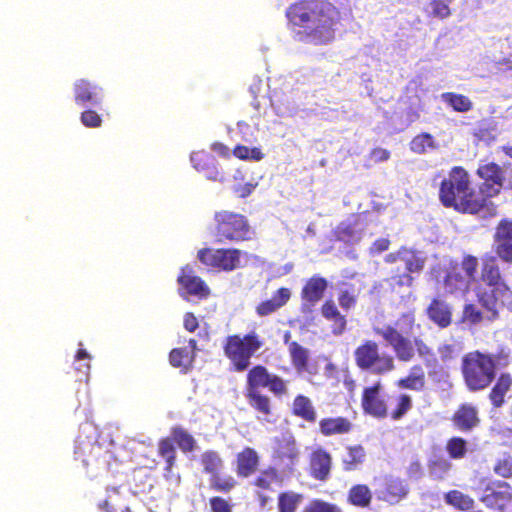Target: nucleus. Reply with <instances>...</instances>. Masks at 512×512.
<instances>
[{
  "instance_id": "1",
  "label": "nucleus",
  "mask_w": 512,
  "mask_h": 512,
  "mask_svg": "<svg viewBox=\"0 0 512 512\" xmlns=\"http://www.w3.org/2000/svg\"><path fill=\"white\" fill-rule=\"evenodd\" d=\"M289 24L303 28L310 41L325 45L335 38L340 12L328 0H298L286 10Z\"/></svg>"
},
{
  "instance_id": "2",
  "label": "nucleus",
  "mask_w": 512,
  "mask_h": 512,
  "mask_svg": "<svg viewBox=\"0 0 512 512\" xmlns=\"http://www.w3.org/2000/svg\"><path fill=\"white\" fill-rule=\"evenodd\" d=\"M439 201L445 208L469 215L494 217L497 215V205L486 203L472 187L468 171L462 166H454L449 170L439 186Z\"/></svg>"
},
{
  "instance_id": "3",
  "label": "nucleus",
  "mask_w": 512,
  "mask_h": 512,
  "mask_svg": "<svg viewBox=\"0 0 512 512\" xmlns=\"http://www.w3.org/2000/svg\"><path fill=\"white\" fill-rule=\"evenodd\" d=\"M475 295L481 308L487 312L489 322L499 319L500 310L504 307L512 311V290L500 270L496 256L487 254L483 257Z\"/></svg>"
},
{
  "instance_id": "4",
  "label": "nucleus",
  "mask_w": 512,
  "mask_h": 512,
  "mask_svg": "<svg viewBox=\"0 0 512 512\" xmlns=\"http://www.w3.org/2000/svg\"><path fill=\"white\" fill-rule=\"evenodd\" d=\"M421 325L416 320L414 310L402 313L394 322V325H386L376 328L375 333L380 336L393 350L395 357L400 362H411L416 354L426 360L433 357L434 352L423 339L409 336L420 330Z\"/></svg>"
},
{
  "instance_id": "5",
  "label": "nucleus",
  "mask_w": 512,
  "mask_h": 512,
  "mask_svg": "<svg viewBox=\"0 0 512 512\" xmlns=\"http://www.w3.org/2000/svg\"><path fill=\"white\" fill-rule=\"evenodd\" d=\"M511 363V350L500 347L496 353L474 350L462 357L461 373L469 391L477 392L488 388L495 380L497 370Z\"/></svg>"
},
{
  "instance_id": "6",
  "label": "nucleus",
  "mask_w": 512,
  "mask_h": 512,
  "mask_svg": "<svg viewBox=\"0 0 512 512\" xmlns=\"http://www.w3.org/2000/svg\"><path fill=\"white\" fill-rule=\"evenodd\" d=\"M261 335L252 330L246 334H232L223 340V353L234 372H244L251 365V359L264 346Z\"/></svg>"
},
{
  "instance_id": "7",
  "label": "nucleus",
  "mask_w": 512,
  "mask_h": 512,
  "mask_svg": "<svg viewBox=\"0 0 512 512\" xmlns=\"http://www.w3.org/2000/svg\"><path fill=\"white\" fill-rule=\"evenodd\" d=\"M211 232L215 241L223 244L248 242L255 235L245 215L225 209L214 213Z\"/></svg>"
},
{
  "instance_id": "8",
  "label": "nucleus",
  "mask_w": 512,
  "mask_h": 512,
  "mask_svg": "<svg viewBox=\"0 0 512 512\" xmlns=\"http://www.w3.org/2000/svg\"><path fill=\"white\" fill-rule=\"evenodd\" d=\"M355 364L361 370H371L377 375L389 373L395 369L394 357L380 353L374 340H365L354 351Z\"/></svg>"
},
{
  "instance_id": "9",
  "label": "nucleus",
  "mask_w": 512,
  "mask_h": 512,
  "mask_svg": "<svg viewBox=\"0 0 512 512\" xmlns=\"http://www.w3.org/2000/svg\"><path fill=\"white\" fill-rule=\"evenodd\" d=\"M242 254L238 248H201L197 259L208 268L231 272L242 267Z\"/></svg>"
},
{
  "instance_id": "10",
  "label": "nucleus",
  "mask_w": 512,
  "mask_h": 512,
  "mask_svg": "<svg viewBox=\"0 0 512 512\" xmlns=\"http://www.w3.org/2000/svg\"><path fill=\"white\" fill-rule=\"evenodd\" d=\"M261 388H267L278 397L287 393V385L282 377L257 364L247 369L245 391H259Z\"/></svg>"
},
{
  "instance_id": "11",
  "label": "nucleus",
  "mask_w": 512,
  "mask_h": 512,
  "mask_svg": "<svg viewBox=\"0 0 512 512\" xmlns=\"http://www.w3.org/2000/svg\"><path fill=\"white\" fill-rule=\"evenodd\" d=\"M75 460L80 461L87 471H99L107 468L111 453L101 444L90 440L77 439L75 444Z\"/></svg>"
},
{
  "instance_id": "12",
  "label": "nucleus",
  "mask_w": 512,
  "mask_h": 512,
  "mask_svg": "<svg viewBox=\"0 0 512 512\" xmlns=\"http://www.w3.org/2000/svg\"><path fill=\"white\" fill-rule=\"evenodd\" d=\"M476 175L483 180L479 186V196L484 198L486 203L495 205L491 199L497 197L504 188V170L495 162H485L478 166Z\"/></svg>"
},
{
  "instance_id": "13",
  "label": "nucleus",
  "mask_w": 512,
  "mask_h": 512,
  "mask_svg": "<svg viewBox=\"0 0 512 512\" xmlns=\"http://www.w3.org/2000/svg\"><path fill=\"white\" fill-rule=\"evenodd\" d=\"M179 295L184 299L194 297L203 300L209 297L210 288L207 283L196 274L195 269L190 265L180 268L177 276Z\"/></svg>"
},
{
  "instance_id": "14",
  "label": "nucleus",
  "mask_w": 512,
  "mask_h": 512,
  "mask_svg": "<svg viewBox=\"0 0 512 512\" xmlns=\"http://www.w3.org/2000/svg\"><path fill=\"white\" fill-rule=\"evenodd\" d=\"M282 484L283 477L274 466H268L258 473L252 485L255 487V496L261 508H265L272 501L267 493L275 492V487H281Z\"/></svg>"
},
{
  "instance_id": "15",
  "label": "nucleus",
  "mask_w": 512,
  "mask_h": 512,
  "mask_svg": "<svg viewBox=\"0 0 512 512\" xmlns=\"http://www.w3.org/2000/svg\"><path fill=\"white\" fill-rule=\"evenodd\" d=\"M480 501L489 509L503 512L512 502V486L502 480L493 481L485 487Z\"/></svg>"
},
{
  "instance_id": "16",
  "label": "nucleus",
  "mask_w": 512,
  "mask_h": 512,
  "mask_svg": "<svg viewBox=\"0 0 512 512\" xmlns=\"http://www.w3.org/2000/svg\"><path fill=\"white\" fill-rule=\"evenodd\" d=\"M361 407L366 414L374 418H387V402L383 395V384L380 380L363 389Z\"/></svg>"
},
{
  "instance_id": "17",
  "label": "nucleus",
  "mask_w": 512,
  "mask_h": 512,
  "mask_svg": "<svg viewBox=\"0 0 512 512\" xmlns=\"http://www.w3.org/2000/svg\"><path fill=\"white\" fill-rule=\"evenodd\" d=\"M493 250L501 261L512 263V220L501 219L495 227Z\"/></svg>"
},
{
  "instance_id": "18",
  "label": "nucleus",
  "mask_w": 512,
  "mask_h": 512,
  "mask_svg": "<svg viewBox=\"0 0 512 512\" xmlns=\"http://www.w3.org/2000/svg\"><path fill=\"white\" fill-rule=\"evenodd\" d=\"M409 486L399 477L386 476L381 487L376 491V497L389 505H397L409 494Z\"/></svg>"
},
{
  "instance_id": "19",
  "label": "nucleus",
  "mask_w": 512,
  "mask_h": 512,
  "mask_svg": "<svg viewBox=\"0 0 512 512\" xmlns=\"http://www.w3.org/2000/svg\"><path fill=\"white\" fill-rule=\"evenodd\" d=\"M450 420L453 428L463 433L473 431L481 423L479 410L477 406L472 403L460 404L453 412Z\"/></svg>"
},
{
  "instance_id": "20",
  "label": "nucleus",
  "mask_w": 512,
  "mask_h": 512,
  "mask_svg": "<svg viewBox=\"0 0 512 512\" xmlns=\"http://www.w3.org/2000/svg\"><path fill=\"white\" fill-rule=\"evenodd\" d=\"M332 461V456L328 451L321 447L314 449L309 456V476L320 482L327 481L331 475Z\"/></svg>"
},
{
  "instance_id": "21",
  "label": "nucleus",
  "mask_w": 512,
  "mask_h": 512,
  "mask_svg": "<svg viewBox=\"0 0 512 512\" xmlns=\"http://www.w3.org/2000/svg\"><path fill=\"white\" fill-rule=\"evenodd\" d=\"M327 287L328 282L322 276L313 275L307 279L300 293L302 307H306L309 310L313 308L323 298Z\"/></svg>"
},
{
  "instance_id": "22",
  "label": "nucleus",
  "mask_w": 512,
  "mask_h": 512,
  "mask_svg": "<svg viewBox=\"0 0 512 512\" xmlns=\"http://www.w3.org/2000/svg\"><path fill=\"white\" fill-rule=\"evenodd\" d=\"M299 456L297 443L292 436L275 438V446L272 458L280 464H293Z\"/></svg>"
},
{
  "instance_id": "23",
  "label": "nucleus",
  "mask_w": 512,
  "mask_h": 512,
  "mask_svg": "<svg viewBox=\"0 0 512 512\" xmlns=\"http://www.w3.org/2000/svg\"><path fill=\"white\" fill-rule=\"evenodd\" d=\"M259 464L260 457L252 447H245L236 454L235 471L240 478L252 476L258 470Z\"/></svg>"
},
{
  "instance_id": "24",
  "label": "nucleus",
  "mask_w": 512,
  "mask_h": 512,
  "mask_svg": "<svg viewBox=\"0 0 512 512\" xmlns=\"http://www.w3.org/2000/svg\"><path fill=\"white\" fill-rule=\"evenodd\" d=\"M471 281L465 277L458 264L451 265L443 279V289L446 294H465L470 288Z\"/></svg>"
},
{
  "instance_id": "25",
  "label": "nucleus",
  "mask_w": 512,
  "mask_h": 512,
  "mask_svg": "<svg viewBox=\"0 0 512 512\" xmlns=\"http://www.w3.org/2000/svg\"><path fill=\"white\" fill-rule=\"evenodd\" d=\"M320 312L322 317L330 323V329L333 335L340 336L346 331V316L340 312L332 299H327L323 302Z\"/></svg>"
},
{
  "instance_id": "26",
  "label": "nucleus",
  "mask_w": 512,
  "mask_h": 512,
  "mask_svg": "<svg viewBox=\"0 0 512 512\" xmlns=\"http://www.w3.org/2000/svg\"><path fill=\"white\" fill-rule=\"evenodd\" d=\"M426 314L440 329H445L452 324V309L450 305L440 298H433L426 309Z\"/></svg>"
},
{
  "instance_id": "27",
  "label": "nucleus",
  "mask_w": 512,
  "mask_h": 512,
  "mask_svg": "<svg viewBox=\"0 0 512 512\" xmlns=\"http://www.w3.org/2000/svg\"><path fill=\"white\" fill-rule=\"evenodd\" d=\"M102 88L88 79H79L74 83V100L77 104L91 103L98 105L101 102Z\"/></svg>"
},
{
  "instance_id": "28",
  "label": "nucleus",
  "mask_w": 512,
  "mask_h": 512,
  "mask_svg": "<svg viewBox=\"0 0 512 512\" xmlns=\"http://www.w3.org/2000/svg\"><path fill=\"white\" fill-rule=\"evenodd\" d=\"M396 386L400 389L423 392L427 388V378L422 365H413L404 377L397 380Z\"/></svg>"
},
{
  "instance_id": "29",
  "label": "nucleus",
  "mask_w": 512,
  "mask_h": 512,
  "mask_svg": "<svg viewBox=\"0 0 512 512\" xmlns=\"http://www.w3.org/2000/svg\"><path fill=\"white\" fill-rule=\"evenodd\" d=\"M291 298V291L287 287L277 289L271 299L260 302L256 308V314L260 317L271 315L285 306Z\"/></svg>"
},
{
  "instance_id": "30",
  "label": "nucleus",
  "mask_w": 512,
  "mask_h": 512,
  "mask_svg": "<svg viewBox=\"0 0 512 512\" xmlns=\"http://www.w3.org/2000/svg\"><path fill=\"white\" fill-rule=\"evenodd\" d=\"M391 408L387 407V418L402 420L413 408V398L408 393H397L391 397Z\"/></svg>"
},
{
  "instance_id": "31",
  "label": "nucleus",
  "mask_w": 512,
  "mask_h": 512,
  "mask_svg": "<svg viewBox=\"0 0 512 512\" xmlns=\"http://www.w3.org/2000/svg\"><path fill=\"white\" fill-rule=\"evenodd\" d=\"M511 387V374L508 372L501 373L488 394V398L494 408H500L505 404V396Z\"/></svg>"
},
{
  "instance_id": "32",
  "label": "nucleus",
  "mask_w": 512,
  "mask_h": 512,
  "mask_svg": "<svg viewBox=\"0 0 512 512\" xmlns=\"http://www.w3.org/2000/svg\"><path fill=\"white\" fill-rule=\"evenodd\" d=\"M352 423L345 417H327L319 421V430L323 436L347 434L352 430Z\"/></svg>"
},
{
  "instance_id": "33",
  "label": "nucleus",
  "mask_w": 512,
  "mask_h": 512,
  "mask_svg": "<svg viewBox=\"0 0 512 512\" xmlns=\"http://www.w3.org/2000/svg\"><path fill=\"white\" fill-rule=\"evenodd\" d=\"M367 453L361 444L349 445L341 458L342 469L352 472L359 469L366 461Z\"/></svg>"
},
{
  "instance_id": "34",
  "label": "nucleus",
  "mask_w": 512,
  "mask_h": 512,
  "mask_svg": "<svg viewBox=\"0 0 512 512\" xmlns=\"http://www.w3.org/2000/svg\"><path fill=\"white\" fill-rule=\"evenodd\" d=\"M373 493L366 484H355L350 487L347 493V502L357 508L367 509L370 507Z\"/></svg>"
},
{
  "instance_id": "35",
  "label": "nucleus",
  "mask_w": 512,
  "mask_h": 512,
  "mask_svg": "<svg viewBox=\"0 0 512 512\" xmlns=\"http://www.w3.org/2000/svg\"><path fill=\"white\" fill-rule=\"evenodd\" d=\"M288 351L292 366L298 373L308 371L309 365V350L299 344L297 341H292L288 344Z\"/></svg>"
},
{
  "instance_id": "36",
  "label": "nucleus",
  "mask_w": 512,
  "mask_h": 512,
  "mask_svg": "<svg viewBox=\"0 0 512 512\" xmlns=\"http://www.w3.org/2000/svg\"><path fill=\"white\" fill-rule=\"evenodd\" d=\"M199 463L202 467V472L208 476L223 471L225 465L220 453L212 449L200 454Z\"/></svg>"
},
{
  "instance_id": "37",
  "label": "nucleus",
  "mask_w": 512,
  "mask_h": 512,
  "mask_svg": "<svg viewBox=\"0 0 512 512\" xmlns=\"http://www.w3.org/2000/svg\"><path fill=\"white\" fill-rule=\"evenodd\" d=\"M292 413L309 423H314L317 419V413L311 400L304 395H297L294 398Z\"/></svg>"
},
{
  "instance_id": "38",
  "label": "nucleus",
  "mask_w": 512,
  "mask_h": 512,
  "mask_svg": "<svg viewBox=\"0 0 512 512\" xmlns=\"http://www.w3.org/2000/svg\"><path fill=\"white\" fill-rule=\"evenodd\" d=\"M400 253L403 254L402 262L404 263L406 273L412 275L413 273H420L425 267L426 258L422 256L421 252L406 247L400 248Z\"/></svg>"
},
{
  "instance_id": "39",
  "label": "nucleus",
  "mask_w": 512,
  "mask_h": 512,
  "mask_svg": "<svg viewBox=\"0 0 512 512\" xmlns=\"http://www.w3.org/2000/svg\"><path fill=\"white\" fill-rule=\"evenodd\" d=\"M195 357L196 353L188 351V348H174L169 353V363L187 373L192 368Z\"/></svg>"
},
{
  "instance_id": "40",
  "label": "nucleus",
  "mask_w": 512,
  "mask_h": 512,
  "mask_svg": "<svg viewBox=\"0 0 512 512\" xmlns=\"http://www.w3.org/2000/svg\"><path fill=\"white\" fill-rule=\"evenodd\" d=\"M158 455L165 460L164 475L168 478L172 473L177 458L176 449L171 438L165 437L159 440Z\"/></svg>"
},
{
  "instance_id": "41",
  "label": "nucleus",
  "mask_w": 512,
  "mask_h": 512,
  "mask_svg": "<svg viewBox=\"0 0 512 512\" xmlns=\"http://www.w3.org/2000/svg\"><path fill=\"white\" fill-rule=\"evenodd\" d=\"M237 485L238 482L232 475L224 474L222 471L209 476V488L214 492L228 494Z\"/></svg>"
},
{
  "instance_id": "42",
  "label": "nucleus",
  "mask_w": 512,
  "mask_h": 512,
  "mask_svg": "<svg viewBox=\"0 0 512 512\" xmlns=\"http://www.w3.org/2000/svg\"><path fill=\"white\" fill-rule=\"evenodd\" d=\"M444 501L447 505L459 511L472 510L475 505V501L471 496L457 489L446 492L444 494Z\"/></svg>"
},
{
  "instance_id": "43",
  "label": "nucleus",
  "mask_w": 512,
  "mask_h": 512,
  "mask_svg": "<svg viewBox=\"0 0 512 512\" xmlns=\"http://www.w3.org/2000/svg\"><path fill=\"white\" fill-rule=\"evenodd\" d=\"M343 287L340 288L338 293L339 306L344 311H349L356 307L360 295V289L356 288L353 284L342 283Z\"/></svg>"
},
{
  "instance_id": "44",
  "label": "nucleus",
  "mask_w": 512,
  "mask_h": 512,
  "mask_svg": "<svg viewBox=\"0 0 512 512\" xmlns=\"http://www.w3.org/2000/svg\"><path fill=\"white\" fill-rule=\"evenodd\" d=\"M473 135L478 141L491 144L497 140V124L491 119L481 120L475 128Z\"/></svg>"
},
{
  "instance_id": "45",
  "label": "nucleus",
  "mask_w": 512,
  "mask_h": 512,
  "mask_svg": "<svg viewBox=\"0 0 512 512\" xmlns=\"http://www.w3.org/2000/svg\"><path fill=\"white\" fill-rule=\"evenodd\" d=\"M245 397L250 407L258 413L268 416L272 413L270 398L259 391H245Z\"/></svg>"
},
{
  "instance_id": "46",
  "label": "nucleus",
  "mask_w": 512,
  "mask_h": 512,
  "mask_svg": "<svg viewBox=\"0 0 512 512\" xmlns=\"http://www.w3.org/2000/svg\"><path fill=\"white\" fill-rule=\"evenodd\" d=\"M302 500L303 495L292 490L280 492L277 497L278 512H296Z\"/></svg>"
},
{
  "instance_id": "47",
  "label": "nucleus",
  "mask_w": 512,
  "mask_h": 512,
  "mask_svg": "<svg viewBox=\"0 0 512 512\" xmlns=\"http://www.w3.org/2000/svg\"><path fill=\"white\" fill-rule=\"evenodd\" d=\"M409 147L415 154H425L428 150H434L438 146L432 134L422 132L412 138Z\"/></svg>"
},
{
  "instance_id": "48",
  "label": "nucleus",
  "mask_w": 512,
  "mask_h": 512,
  "mask_svg": "<svg viewBox=\"0 0 512 512\" xmlns=\"http://www.w3.org/2000/svg\"><path fill=\"white\" fill-rule=\"evenodd\" d=\"M171 435L172 442H175L182 452L189 453L194 451L196 441L187 430L179 426L173 427Z\"/></svg>"
},
{
  "instance_id": "49",
  "label": "nucleus",
  "mask_w": 512,
  "mask_h": 512,
  "mask_svg": "<svg viewBox=\"0 0 512 512\" xmlns=\"http://www.w3.org/2000/svg\"><path fill=\"white\" fill-rule=\"evenodd\" d=\"M427 466L431 478L434 480H443L450 472L452 463L443 456H438L430 459Z\"/></svg>"
},
{
  "instance_id": "50",
  "label": "nucleus",
  "mask_w": 512,
  "mask_h": 512,
  "mask_svg": "<svg viewBox=\"0 0 512 512\" xmlns=\"http://www.w3.org/2000/svg\"><path fill=\"white\" fill-rule=\"evenodd\" d=\"M445 449L451 459H462L468 452V442L462 437L453 436L447 440Z\"/></svg>"
},
{
  "instance_id": "51",
  "label": "nucleus",
  "mask_w": 512,
  "mask_h": 512,
  "mask_svg": "<svg viewBox=\"0 0 512 512\" xmlns=\"http://www.w3.org/2000/svg\"><path fill=\"white\" fill-rule=\"evenodd\" d=\"M442 98L457 112H468L473 107L471 100L462 94L447 92L442 94Z\"/></svg>"
},
{
  "instance_id": "52",
  "label": "nucleus",
  "mask_w": 512,
  "mask_h": 512,
  "mask_svg": "<svg viewBox=\"0 0 512 512\" xmlns=\"http://www.w3.org/2000/svg\"><path fill=\"white\" fill-rule=\"evenodd\" d=\"M90 356L85 349H78L75 356V365L73 369L77 372L78 380L88 381L90 372Z\"/></svg>"
},
{
  "instance_id": "53",
  "label": "nucleus",
  "mask_w": 512,
  "mask_h": 512,
  "mask_svg": "<svg viewBox=\"0 0 512 512\" xmlns=\"http://www.w3.org/2000/svg\"><path fill=\"white\" fill-rule=\"evenodd\" d=\"M484 319L487 320V315L484 313L473 303H466L463 306L462 315H461V323H467L469 325H477L481 323Z\"/></svg>"
},
{
  "instance_id": "54",
  "label": "nucleus",
  "mask_w": 512,
  "mask_h": 512,
  "mask_svg": "<svg viewBox=\"0 0 512 512\" xmlns=\"http://www.w3.org/2000/svg\"><path fill=\"white\" fill-rule=\"evenodd\" d=\"M335 237L338 241L352 243L360 239L355 227L350 223H340L335 229Z\"/></svg>"
},
{
  "instance_id": "55",
  "label": "nucleus",
  "mask_w": 512,
  "mask_h": 512,
  "mask_svg": "<svg viewBox=\"0 0 512 512\" xmlns=\"http://www.w3.org/2000/svg\"><path fill=\"white\" fill-rule=\"evenodd\" d=\"M478 266L479 262L477 257L471 254L464 255L461 259V263L458 264V267L461 269L463 275L468 277V280L471 282L476 278Z\"/></svg>"
},
{
  "instance_id": "56",
  "label": "nucleus",
  "mask_w": 512,
  "mask_h": 512,
  "mask_svg": "<svg viewBox=\"0 0 512 512\" xmlns=\"http://www.w3.org/2000/svg\"><path fill=\"white\" fill-rule=\"evenodd\" d=\"M453 0H430V15L438 19H446L451 15L450 4Z\"/></svg>"
},
{
  "instance_id": "57",
  "label": "nucleus",
  "mask_w": 512,
  "mask_h": 512,
  "mask_svg": "<svg viewBox=\"0 0 512 512\" xmlns=\"http://www.w3.org/2000/svg\"><path fill=\"white\" fill-rule=\"evenodd\" d=\"M233 155L240 160H253L260 161L263 159L264 154L260 148H249L244 145H237L233 149Z\"/></svg>"
},
{
  "instance_id": "58",
  "label": "nucleus",
  "mask_w": 512,
  "mask_h": 512,
  "mask_svg": "<svg viewBox=\"0 0 512 512\" xmlns=\"http://www.w3.org/2000/svg\"><path fill=\"white\" fill-rule=\"evenodd\" d=\"M398 271L399 269H397V273L385 279V282L392 291H396L403 287H410L414 281L413 276L409 273L400 274Z\"/></svg>"
},
{
  "instance_id": "59",
  "label": "nucleus",
  "mask_w": 512,
  "mask_h": 512,
  "mask_svg": "<svg viewBox=\"0 0 512 512\" xmlns=\"http://www.w3.org/2000/svg\"><path fill=\"white\" fill-rule=\"evenodd\" d=\"M304 512H342V510L333 503L314 499L305 507Z\"/></svg>"
},
{
  "instance_id": "60",
  "label": "nucleus",
  "mask_w": 512,
  "mask_h": 512,
  "mask_svg": "<svg viewBox=\"0 0 512 512\" xmlns=\"http://www.w3.org/2000/svg\"><path fill=\"white\" fill-rule=\"evenodd\" d=\"M213 157L204 152H194L191 155V162L193 167L198 171H207L210 168V164L213 163Z\"/></svg>"
},
{
  "instance_id": "61",
  "label": "nucleus",
  "mask_w": 512,
  "mask_h": 512,
  "mask_svg": "<svg viewBox=\"0 0 512 512\" xmlns=\"http://www.w3.org/2000/svg\"><path fill=\"white\" fill-rule=\"evenodd\" d=\"M493 471L495 474L502 478H511L512 477V458L504 457L498 459L493 467Z\"/></svg>"
},
{
  "instance_id": "62",
  "label": "nucleus",
  "mask_w": 512,
  "mask_h": 512,
  "mask_svg": "<svg viewBox=\"0 0 512 512\" xmlns=\"http://www.w3.org/2000/svg\"><path fill=\"white\" fill-rule=\"evenodd\" d=\"M81 123L87 128H98L102 125L101 116L92 109H87L81 113Z\"/></svg>"
},
{
  "instance_id": "63",
  "label": "nucleus",
  "mask_w": 512,
  "mask_h": 512,
  "mask_svg": "<svg viewBox=\"0 0 512 512\" xmlns=\"http://www.w3.org/2000/svg\"><path fill=\"white\" fill-rule=\"evenodd\" d=\"M416 101H410V105L405 112V119L408 124H412L420 119V112L423 110L421 99L415 95Z\"/></svg>"
},
{
  "instance_id": "64",
  "label": "nucleus",
  "mask_w": 512,
  "mask_h": 512,
  "mask_svg": "<svg viewBox=\"0 0 512 512\" xmlns=\"http://www.w3.org/2000/svg\"><path fill=\"white\" fill-rule=\"evenodd\" d=\"M211 512H233V506L221 496H213L209 499Z\"/></svg>"
}]
</instances>
